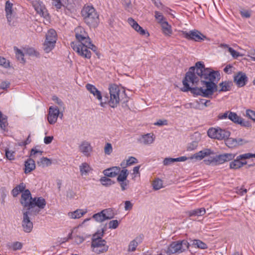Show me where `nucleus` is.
<instances>
[{
  "mask_svg": "<svg viewBox=\"0 0 255 255\" xmlns=\"http://www.w3.org/2000/svg\"><path fill=\"white\" fill-rule=\"evenodd\" d=\"M32 5L36 12L40 15L44 16L46 13V9L43 2L39 0L32 1Z\"/></svg>",
  "mask_w": 255,
  "mask_h": 255,
  "instance_id": "nucleus-17",
  "label": "nucleus"
},
{
  "mask_svg": "<svg viewBox=\"0 0 255 255\" xmlns=\"http://www.w3.org/2000/svg\"><path fill=\"white\" fill-rule=\"evenodd\" d=\"M46 41L53 42L56 43L57 41V33L55 30L51 29L49 30L46 34Z\"/></svg>",
  "mask_w": 255,
  "mask_h": 255,
  "instance_id": "nucleus-30",
  "label": "nucleus"
},
{
  "mask_svg": "<svg viewBox=\"0 0 255 255\" xmlns=\"http://www.w3.org/2000/svg\"><path fill=\"white\" fill-rule=\"evenodd\" d=\"M42 151L36 148H32L31 150L30 156L35 158L36 155L41 156L42 155Z\"/></svg>",
  "mask_w": 255,
  "mask_h": 255,
  "instance_id": "nucleus-52",
  "label": "nucleus"
},
{
  "mask_svg": "<svg viewBox=\"0 0 255 255\" xmlns=\"http://www.w3.org/2000/svg\"><path fill=\"white\" fill-rule=\"evenodd\" d=\"M142 241V238L141 236L136 237L134 240H132L128 245V251L134 252L135 251L136 247Z\"/></svg>",
  "mask_w": 255,
  "mask_h": 255,
  "instance_id": "nucleus-27",
  "label": "nucleus"
},
{
  "mask_svg": "<svg viewBox=\"0 0 255 255\" xmlns=\"http://www.w3.org/2000/svg\"><path fill=\"white\" fill-rule=\"evenodd\" d=\"M198 146L197 142L196 141H193L187 146V150L188 151H192L196 149L197 147Z\"/></svg>",
  "mask_w": 255,
  "mask_h": 255,
  "instance_id": "nucleus-58",
  "label": "nucleus"
},
{
  "mask_svg": "<svg viewBox=\"0 0 255 255\" xmlns=\"http://www.w3.org/2000/svg\"><path fill=\"white\" fill-rule=\"evenodd\" d=\"M1 133H3L5 135H8L9 134L7 116L1 113Z\"/></svg>",
  "mask_w": 255,
  "mask_h": 255,
  "instance_id": "nucleus-23",
  "label": "nucleus"
},
{
  "mask_svg": "<svg viewBox=\"0 0 255 255\" xmlns=\"http://www.w3.org/2000/svg\"><path fill=\"white\" fill-rule=\"evenodd\" d=\"M21 226L23 231L25 233H30L33 229V223L30 220L31 212L30 210H23Z\"/></svg>",
  "mask_w": 255,
  "mask_h": 255,
  "instance_id": "nucleus-11",
  "label": "nucleus"
},
{
  "mask_svg": "<svg viewBox=\"0 0 255 255\" xmlns=\"http://www.w3.org/2000/svg\"><path fill=\"white\" fill-rule=\"evenodd\" d=\"M162 33L165 36H170L172 33V29L171 25L166 21L160 25Z\"/></svg>",
  "mask_w": 255,
  "mask_h": 255,
  "instance_id": "nucleus-29",
  "label": "nucleus"
},
{
  "mask_svg": "<svg viewBox=\"0 0 255 255\" xmlns=\"http://www.w3.org/2000/svg\"><path fill=\"white\" fill-rule=\"evenodd\" d=\"M35 168V163L34 160L29 158L27 159L24 163V172L26 174L31 172Z\"/></svg>",
  "mask_w": 255,
  "mask_h": 255,
  "instance_id": "nucleus-28",
  "label": "nucleus"
},
{
  "mask_svg": "<svg viewBox=\"0 0 255 255\" xmlns=\"http://www.w3.org/2000/svg\"><path fill=\"white\" fill-rule=\"evenodd\" d=\"M230 132L219 127L210 128L207 131V134L211 138L218 140L225 139L230 135Z\"/></svg>",
  "mask_w": 255,
  "mask_h": 255,
  "instance_id": "nucleus-7",
  "label": "nucleus"
},
{
  "mask_svg": "<svg viewBox=\"0 0 255 255\" xmlns=\"http://www.w3.org/2000/svg\"><path fill=\"white\" fill-rule=\"evenodd\" d=\"M55 46V43L53 42H49L45 40L43 44V49L46 53H49Z\"/></svg>",
  "mask_w": 255,
  "mask_h": 255,
  "instance_id": "nucleus-37",
  "label": "nucleus"
},
{
  "mask_svg": "<svg viewBox=\"0 0 255 255\" xmlns=\"http://www.w3.org/2000/svg\"><path fill=\"white\" fill-rule=\"evenodd\" d=\"M225 141L226 145L229 148H234L237 146L242 145L248 142V141L245 139L238 138H226Z\"/></svg>",
  "mask_w": 255,
  "mask_h": 255,
  "instance_id": "nucleus-16",
  "label": "nucleus"
},
{
  "mask_svg": "<svg viewBox=\"0 0 255 255\" xmlns=\"http://www.w3.org/2000/svg\"><path fill=\"white\" fill-rule=\"evenodd\" d=\"M60 116L62 118L63 114L60 113L59 109L56 106H50L49 108L47 120L50 125L55 124L58 118Z\"/></svg>",
  "mask_w": 255,
  "mask_h": 255,
  "instance_id": "nucleus-12",
  "label": "nucleus"
},
{
  "mask_svg": "<svg viewBox=\"0 0 255 255\" xmlns=\"http://www.w3.org/2000/svg\"><path fill=\"white\" fill-rule=\"evenodd\" d=\"M219 71L206 68L202 62H198L195 66L189 68L183 80V91H190L194 95L203 97H211L216 91H229L232 86L231 82L223 81L219 84L218 89L216 83L220 79Z\"/></svg>",
  "mask_w": 255,
  "mask_h": 255,
  "instance_id": "nucleus-1",
  "label": "nucleus"
},
{
  "mask_svg": "<svg viewBox=\"0 0 255 255\" xmlns=\"http://www.w3.org/2000/svg\"><path fill=\"white\" fill-rule=\"evenodd\" d=\"M206 213V211L205 208H201L199 209H197L196 210H194L191 211L190 212V215L191 216H200L204 215Z\"/></svg>",
  "mask_w": 255,
  "mask_h": 255,
  "instance_id": "nucleus-41",
  "label": "nucleus"
},
{
  "mask_svg": "<svg viewBox=\"0 0 255 255\" xmlns=\"http://www.w3.org/2000/svg\"><path fill=\"white\" fill-rule=\"evenodd\" d=\"M128 22L131 27L137 33L141 35H144L146 37L149 36L148 32L143 29L137 22L131 17L128 19Z\"/></svg>",
  "mask_w": 255,
  "mask_h": 255,
  "instance_id": "nucleus-15",
  "label": "nucleus"
},
{
  "mask_svg": "<svg viewBox=\"0 0 255 255\" xmlns=\"http://www.w3.org/2000/svg\"><path fill=\"white\" fill-rule=\"evenodd\" d=\"M85 22L90 27H96L99 23V15L93 6H85L81 11Z\"/></svg>",
  "mask_w": 255,
  "mask_h": 255,
  "instance_id": "nucleus-4",
  "label": "nucleus"
},
{
  "mask_svg": "<svg viewBox=\"0 0 255 255\" xmlns=\"http://www.w3.org/2000/svg\"><path fill=\"white\" fill-rule=\"evenodd\" d=\"M109 90L110 98L109 99L108 97L105 96L104 102H106V105L109 104L111 108L117 107L120 101L124 103L128 101V97L124 89L121 88L117 85L113 84L110 86Z\"/></svg>",
  "mask_w": 255,
  "mask_h": 255,
  "instance_id": "nucleus-3",
  "label": "nucleus"
},
{
  "mask_svg": "<svg viewBox=\"0 0 255 255\" xmlns=\"http://www.w3.org/2000/svg\"><path fill=\"white\" fill-rule=\"evenodd\" d=\"M190 245L185 240L172 242L168 247L166 253L169 255L180 254L187 250Z\"/></svg>",
  "mask_w": 255,
  "mask_h": 255,
  "instance_id": "nucleus-6",
  "label": "nucleus"
},
{
  "mask_svg": "<svg viewBox=\"0 0 255 255\" xmlns=\"http://www.w3.org/2000/svg\"><path fill=\"white\" fill-rule=\"evenodd\" d=\"M46 206V201L45 200L40 197H34L33 199L32 200L31 206H30V209L37 206L39 209H42L45 208Z\"/></svg>",
  "mask_w": 255,
  "mask_h": 255,
  "instance_id": "nucleus-24",
  "label": "nucleus"
},
{
  "mask_svg": "<svg viewBox=\"0 0 255 255\" xmlns=\"http://www.w3.org/2000/svg\"><path fill=\"white\" fill-rule=\"evenodd\" d=\"M92 218L97 222H98V223H102V222L106 221L105 218L104 214L103 213L102 210L101 212H98L97 213L94 214L93 215Z\"/></svg>",
  "mask_w": 255,
  "mask_h": 255,
  "instance_id": "nucleus-38",
  "label": "nucleus"
},
{
  "mask_svg": "<svg viewBox=\"0 0 255 255\" xmlns=\"http://www.w3.org/2000/svg\"><path fill=\"white\" fill-rule=\"evenodd\" d=\"M86 88L87 90L100 102V105L102 107H105L106 105V102H104V100H103L101 91L94 85L91 84H86Z\"/></svg>",
  "mask_w": 255,
  "mask_h": 255,
  "instance_id": "nucleus-13",
  "label": "nucleus"
},
{
  "mask_svg": "<svg viewBox=\"0 0 255 255\" xmlns=\"http://www.w3.org/2000/svg\"><path fill=\"white\" fill-rule=\"evenodd\" d=\"M214 154L213 151L209 148H206L204 150H201L189 157L186 156H181L177 158H175L176 162H182L187 160L189 159L191 160H194L195 161L201 160L204 157L210 156L211 154Z\"/></svg>",
  "mask_w": 255,
  "mask_h": 255,
  "instance_id": "nucleus-9",
  "label": "nucleus"
},
{
  "mask_svg": "<svg viewBox=\"0 0 255 255\" xmlns=\"http://www.w3.org/2000/svg\"><path fill=\"white\" fill-rule=\"evenodd\" d=\"M155 136L153 133H146L141 135L137 139V141L144 145H150L155 140Z\"/></svg>",
  "mask_w": 255,
  "mask_h": 255,
  "instance_id": "nucleus-19",
  "label": "nucleus"
},
{
  "mask_svg": "<svg viewBox=\"0 0 255 255\" xmlns=\"http://www.w3.org/2000/svg\"><path fill=\"white\" fill-rule=\"evenodd\" d=\"M239 125L246 128H251L252 127V124L249 121H244L243 119H242Z\"/></svg>",
  "mask_w": 255,
  "mask_h": 255,
  "instance_id": "nucleus-63",
  "label": "nucleus"
},
{
  "mask_svg": "<svg viewBox=\"0 0 255 255\" xmlns=\"http://www.w3.org/2000/svg\"><path fill=\"white\" fill-rule=\"evenodd\" d=\"M192 246L195 248L202 250H205L208 248V246L206 243L198 239L191 240Z\"/></svg>",
  "mask_w": 255,
  "mask_h": 255,
  "instance_id": "nucleus-32",
  "label": "nucleus"
},
{
  "mask_svg": "<svg viewBox=\"0 0 255 255\" xmlns=\"http://www.w3.org/2000/svg\"><path fill=\"white\" fill-rule=\"evenodd\" d=\"M179 32L180 36L188 40H193L196 42H201L207 38L205 35L196 29L189 30L188 31L180 30Z\"/></svg>",
  "mask_w": 255,
  "mask_h": 255,
  "instance_id": "nucleus-8",
  "label": "nucleus"
},
{
  "mask_svg": "<svg viewBox=\"0 0 255 255\" xmlns=\"http://www.w3.org/2000/svg\"><path fill=\"white\" fill-rule=\"evenodd\" d=\"M247 116L255 122V111L251 110L246 111Z\"/></svg>",
  "mask_w": 255,
  "mask_h": 255,
  "instance_id": "nucleus-55",
  "label": "nucleus"
},
{
  "mask_svg": "<svg viewBox=\"0 0 255 255\" xmlns=\"http://www.w3.org/2000/svg\"><path fill=\"white\" fill-rule=\"evenodd\" d=\"M120 185L121 190L123 191L128 188L129 185V181L128 180H124V181L118 182Z\"/></svg>",
  "mask_w": 255,
  "mask_h": 255,
  "instance_id": "nucleus-53",
  "label": "nucleus"
},
{
  "mask_svg": "<svg viewBox=\"0 0 255 255\" xmlns=\"http://www.w3.org/2000/svg\"><path fill=\"white\" fill-rule=\"evenodd\" d=\"M52 1V4L55 6L57 9H60L62 6L63 4L61 2V0H51Z\"/></svg>",
  "mask_w": 255,
  "mask_h": 255,
  "instance_id": "nucleus-61",
  "label": "nucleus"
},
{
  "mask_svg": "<svg viewBox=\"0 0 255 255\" xmlns=\"http://www.w3.org/2000/svg\"><path fill=\"white\" fill-rule=\"evenodd\" d=\"M14 50L17 59L21 63H24V54L23 52L18 48L14 47Z\"/></svg>",
  "mask_w": 255,
  "mask_h": 255,
  "instance_id": "nucleus-39",
  "label": "nucleus"
},
{
  "mask_svg": "<svg viewBox=\"0 0 255 255\" xmlns=\"http://www.w3.org/2000/svg\"><path fill=\"white\" fill-rule=\"evenodd\" d=\"M87 209H78L73 212H70L68 213V216L72 219H80L87 213Z\"/></svg>",
  "mask_w": 255,
  "mask_h": 255,
  "instance_id": "nucleus-22",
  "label": "nucleus"
},
{
  "mask_svg": "<svg viewBox=\"0 0 255 255\" xmlns=\"http://www.w3.org/2000/svg\"><path fill=\"white\" fill-rule=\"evenodd\" d=\"M220 47L228 49V51L230 52L232 56L234 58H237L239 57H242L243 56L242 54L236 51L233 48L229 47V45L226 44H221L220 45Z\"/></svg>",
  "mask_w": 255,
  "mask_h": 255,
  "instance_id": "nucleus-31",
  "label": "nucleus"
},
{
  "mask_svg": "<svg viewBox=\"0 0 255 255\" xmlns=\"http://www.w3.org/2000/svg\"><path fill=\"white\" fill-rule=\"evenodd\" d=\"M235 156H236V154H234V153H224V154H223V157H224L225 162L233 160V159H234Z\"/></svg>",
  "mask_w": 255,
  "mask_h": 255,
  "instance_id": "nucleus-48",
  "label": "nucleus"
},
{
  "mask_svg": "<svg viewBox=\"0 0 255 255\" xmlns=\"http://www.w3.org/2000/svg\"><path fill=\"white\" fill-rule=\"evenodd\" d=\"M100 181L101 184L106 186H109L113 184V182L111 179L107 178L106 177H102L100 178Z\"/></svg>",
  "mask_w": 255,
  "mask_h": 255,
  "instance_id": "nucleus-44",
  "label": "nucleus"
},
{
  "mask_svg": "<svg viewBox=\"0 0 255 255\" xmlns=\"http://www.w3.org/2000/svg\"><path fill=\"white\" fill-rule=\"evenodd\" d=\"M104 232L95 234L92 239L91 248L92 251L97 254L106 252L109 246L106 245V241L102 239Z\"/></svg>",
  "mask_w": 255,
  "mask_h": 255,
  "instance_id": "nucleus-5",
  "label": "nucleus"
},
{
  "mask_svg": "<svg viewBox=\"0 0 255 255\" xmlns=\"http://www.w3.org/2000/svg\"><path fill=\"white\" fill-rule=\"evenodd\" d=\"M119 225V222L117 220H114L110 221L109 223V228L110 229H117Z\"/></svg>",
  "mask_w": 255,
  "mask_h": 255,
  "instance_id": "nucleus-51",
  "label": "nucleus"
},
{
  "mask_svg": "<svg viewBox=\"0 0 255 255\" xmlns=\"http://www.w3.org/2000/svg\"><path fill=\"white\" fill-rule=\"evenodd\" d=\"M75 33L78 43L72 42L71 44V47L82 57L85 59H90L92 53L89 49L96 51V46L92 43L88 33L83 27H77L75 29Z\"/></svg>",
  "mask_w": 255,
  "mask_h": 255,
  "instance_id": "nucleus-2",
  "label": "nucleus"
},
{
  "mask_svg": "<svg viewBox=\"0 0 255 255\" xmlns=\"http://www.w3.org/2000/svg\"><path fill=\"white\" fill-rule=\"evenodd\" d=\"M112 145L110 143H107L104 147V152L106 155H110L113 152Z\"/></svg>",
  "mask_w": 255,
  "mask_h": 255,
  "instance_id": "nucleus-45",
  "label": "nucleus"
},
{
  "mask_svg": "<svg viewBox=\"0 0 255 255\" xmlns=\"http://www.w3.org/2000/svg\"><path fill=\"white\" fill-rule=\"evenodd\" d=\"M128 175V169L124 168L122 170L120 169V172L118 175L117 181L121 182L127 180Z\"/></svg>",
  "mask_w": 255,
  "mask_h": 255,
  "instance_id": "nucleus-34",
  "label": "nucleus"
},
{
  "mask_svg": "<svg viewBox=\"0 0 255 255\" xmlns=\"http://www.w3.org/2000/svg\"><path fill=\"white\" fill-rule=\"evenodd\" d=\"M154 17L155 19L157 20V22L159 23L160 25L162 24L164 22H166L167 20L163 16L162 13L159 11H155L154 12Z\"/></svg>",
  "mask_w": 255,
  "mask_h": 255,
  "instance_id": "nucleus-40",
  "label": "nucleus"
},
{
  "mask_svg": "<svg viewBox=\"0 0 255 255\" xmlns=\"http://www.w3.org/2000/svg\"><path fill=\"white\" fill-rule=\"evenodd\" d=\"M79 150L86 157H89L92 152L93 147L90 142L84 141L79 145Z\"/></svg>",
  "mask_w": 255,
  "mask_h": 255,
  "instance_id": "nucleus-20",
  "label": "nucleus"
},
{
  "mask_svg": "<svg viewBox=\"0 0 255 255\" xmlns=\"http://www.w3.org/2000/svg\"><path fill=\"white\" fill-rule=\"evenodd\" d=\"M216 164H221L225 162L223 154L216 155Z\"/></svg>",
  "mask_w": 255,
  "mask_h": 255,
  "instance_id": "nucleus-59",
  "label": "nucleus"
},
{
  "mask_svg": "<svg viewBox=\"0 0 255 255\" xmlns=\"http://www.w3.org/2000/svg\"><path fill=\"white\" fill-rule=\"evenodd\" d=\"M137 159L133 156H130L127 160V165H130L134 163H137Z\"/></svg>",
  "mask_w": 255,
  "mask_h": 255,
  "instance_id": "nucleus-57",
  "label": "nucleus"
},
{
  "mask_svg": "<svg viewBox=\"0 0 255 255\" xmlns=\"http://www.w3.org/2000/svg\"><path fill=\"white\" fill-rule=\"evenodd\" d=\"M37 163L39 166L45 167L50 165L52 162L50 159L47 157H42L40 158V161Z\"/></svg>",
  "mask_w": 255,
  "mask_h": 255,
  "instance_id": "nucleus-42",
  "label": "nucleus"
},
{
  "mask_svg": "<svg viewBox=\"0 0 255 255\" xmlns=\"http://www.w3.org/2000/svg\"><path fill=\"white\" fill-rule=\"evenodd\" d=\"M152 186L153 189L155 190H157L162 188L163 187L162 181L159 179L155 180L153 182Z\"/></svg>",
  "mask_w": 255,
  "mask_h": 255,
  "instance_id": "nucleus-43",
  "label": "nucleus"
},
{
  "mask_svg": "<svg viewBox=\"0 0 255 255\" xmlns=\"http://www.w3.org/2000/svg\"><path fill=\"white\" fill-rule=\"evenodd\" d=\"M12 7L13 3L10 2L9 0H6L5 3V11L6 13V16L7 19V21L9 25H13L14 23L13 21L12 16Z\"/></svg>",
  "mask_w": 255,
  "mask_h": 255,
  "instance_id": "nucleus-18",
  "label": "nucleus"
},
{
  "mask_svg": "<svg viewBox=\"0 0 255 255\" xmlns=\"http://www.w3.org/2000/svg\"><path fill=\"white\" fill-rule=\"evenodd\" d=\"M188 105L190 108L198 110L203 109V108L201 106V105H200L199 103H198V100H196L193 103H189Z\"/></svg>",
  "mask_w": 255,
  "mask_h": 255,
  "instance_id": "nucleus-49",
  "label": "nucleus"
},
{
  "mask_svg": "<svg viewBox=\"0 0 255 255\" xmlns=\"http://www.w3.org/2000/svg\"><path fill=\"white\" fill-rule=\"evenodd\" d=\"M106 220H110L114 218L115 213L112 208H107L102 210Z\"/></svg>",
  "mask_w": 255,
  "mask_h": 255,
  "instance_id": "nucleus-35",
  "label": "nucleus"
},
{
  "mask_svg": "<svg viewBox=\"0 0 255 255\" xmlns=\"http://www.w3.org/2000/svg\"><path fill=\"white\" fill-rule=\"evenodd\" d=\"M120 167L113 166L104 170L103 173L106 176L114 177L119 174L120 172Z\"/></svg>",
  "mask_w": 255,
  "mask_h": 255,
  "instance_id": "nucleus-25",
  "label": "nucleus"
},
{
  "mask_svg": "<svg viewBox=\"0 0 255 255\" xmlns=\"http://www.w3.org/2000/svg\"><path fill=\"white\" fill-rule=\"evenodd\" d=\"M92 170L90 164L87 162H83L79 165V170L81 176L88 175Z\"/></svg>",
  "mask_w": 255,
  "mask_h": 255,
  "instance_id": "nucleus-26",
  "label": "nucleus"
},
{
  "mask_svg": "<svg viewBox=\"0 0 255 255\" xmlns=\"http://www.w3.org/2000/svg\"><path fill=\"white\" fill-rule=\"evenodd\" d=\"M174 162H176L175 158L168 157L164 159L163 163L164 165H168Z\"/></svg>",
  "mask_w": 255,
  "mask_h": 255,
  "instance_id": "nucleus-56",
  "label": "nucleus"
},
{
  "mask_svg": "<svg viewBox=\"0 0 255 255\" xmlns=\"http://www.w3.org/2000/svg\"><path fill=\"white\" fill-rule=\"evenodd\" d=\"M1 66L5 68L10 67L9 61L4 58H1Z\"/></svg>",
  "mask_w": 255,
  "mask_h": 255,
  "instance_id": "nucleus-60",
  "label": "nucleus"
},
{
  "mask_svg": "<svg viewBox=\"0 0 255 255\" xmlns=\"http://www.w3.org/2000/svg\"><path fill=\"white\" fill-rule=\"evenodd\" d=\"M230 112L227 111L224 113H221L218 116V119L219 120H225L228 118L229 114Z\"/></svg>",
  "mask_w": 255,
  "mask_h": 255,
  "instance_id": "nucleus-64",
  "label": "nucleus"
},
{
  "mask_svg": "<svg viewBox=\"0 0 255 255\" xmlns=\"http://www.w3.org/2000/svg\"><path fill=\"white\" fill-rule=\"evenodd\" d=\"M25 185L21 183L12 190V194L13 197H16L20 193H22L25 189Z\"/></svg>",
  "mask_w": 255,
  "mask_h": 255,
  "instance_id": "nucleus-33",
  "label": "nucleus"
},
{
  "mask_svg": "<svg viewBox=\"0 0 255 255\" xmlns=\"http://www.w3.org/2000/svg\"><path fill=\"white\" fill-rule=\"evenodd\" d=\"M247 55L253 61H255V49H251L249 50Z\"/></svg>",
  "mask_w": 255,
  "mask_h": 255,
  "instance_id": "nucleus-62",
  "label": "nucleus"
},
{
  "mask_svg": "<svg viewBox=\"0 0 255 255\" xmlns=\"http://www.w3.org/2000/svg\"><path fill=\"white\" fill-rule=\"evenodd\" d=\"M22 247V244L20 242H15L12 243L10 246V248L13 250H19Z\"/></svg>",
  "mask_w": 255,
  "mask_h": 255,
  "instance_id": "nucleus-46",
  "label": "nucleus"
},
{
  "mask_svg": "<svg viewBox=\"0 0 255 255\" xmlns=\"http://www.w3.org/2000/svg\"><path fill=\"white\" fill-rule=\"evenodd\" d=\"M198 103H199L200 105H201V106L203 108H204V107H207L211 105L210 100H206V99H199Z\"/></svg>",
  "mask_w": 255,
  "mask_h": 255,
  "instance_id": "nucleus-47",
  "label": "nucleus"
},
{
  "mask_svg": "<svg viewBox=\"0 0 255 255\" xmlns=\"http://www.w3.org/2000/svg\"><path fill=\"white\" fill-rule=\"evenodd\" d=\"M5 156L9 160H13L15 157L14 152L9 150H5Z\"/></svg>",
  "mask_w": 255,
  "mask_h": 255,
  "instance_id": "nucleus-54",
  "label": "nucleus"
},
{
  "mask_svg": "<svg viewBox=\"0 0 255 255\" xmlns=\"http://www.w3.org/2000/svg\"><path fill=\"white\" fill-rule=\"evenodd\" d=\"M252 157H255V154L247 153L240 155L230 163V168L232 169H238L247 163L245 159Z\"/></svg>",
  "mask_w": 255,
  "mask_h": 255,
  "instance_id": "nucleus-10",
  "label": "nucleus"
},
{
  "mask_svg": "<svg viewBox=\"0 0 255 255\" xmlns=\"http://www.w3.org/2000/svg\"><path fill=\"white\" fill-rule=\"evenodd\" d=\"M228 119L235 124H239L242 118L236 113L230 112L229 114Z\"/></svg>",
  "mask_w": 255,
  "mask_h": 255,
  "instance_id": "nucleus-36",
  "label": "nucleus"
},
{
  "mask_svg": "<svg viewBox=\"0 0 255 255\" xmlns=\"http://www.w3.org/2000/svg\"><path fill=\"white\" fill-rule=\"evenodd\" d=\"M234 81L238 87H242L247 83L248 78L245 74L240 72L234 77Z\"/></svg>",
  "mask_w": 255,
  "mask_h": 255,
  "instance_id": "nucleus-21",
  "label": "nucleus"
},
{
  "mask_svg": "<svg viewBox=\"0 0 255 255\" xmlns=\"http://www.w3.org/2000/svg\"><path fill=\"white\" fill-rule=\"evenodd\" d=\"M32 199L30 191L26 189L22 193L20 203L23 207L28 208L27 210H30Z\"/></svg>",
  "mask_w": 255,
  "mask_h": 255,
  "instance_id": "nucleus-14",
  "label": "nucleus"
},
{
  "mask_svg": "<svg viewBox=\"0 0 255 255\" xmlns=\"http://www.w3.org/2000/svg\"><path fill=\"white\" fill-rule=\"evenodd\" d=\"M204 161L207 165H210V164H215V165H216V156H210L207 159H205L204 160Z\"/></svg>",
  "mask_w": 255,
  "mask_h": 255,
  "instance_id": "nucleus-50",
  "label": "nucleus"
}]
</instances>
